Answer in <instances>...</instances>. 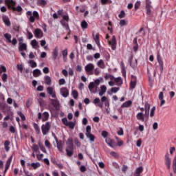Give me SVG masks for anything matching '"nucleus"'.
Returning a JSON list of instances; mask_svg holds the SVG:
<instances>
[{
    "instance_id": "32",
    "label": "nucleus",
    "mask_w": 176,
    "mask_h": 176,
    "mask_svg": "<svg viewBox=\"0 0 176 176\" xmlns=\"http://www.w3.org/2000/svg\"><path fill=\"white\" fill-rule=\"evenodd\" d=\"M9 145H10V142H9V141L6 140L5 142H4V148L6 151V152H9L10 148L9 147Z\"/></svg>"
},
{
    "instance_id": "8",
    "label": "nucleus",
    "mask_w": 176,
    "mask_h": 176,
    "mask_svg": "<svg viewBox=\"0 0 176 176\" xmlns=\"http://www.w3.org/2000/svg\"><path fill=\"white\" fill-rule=\"evenodd\" d=\"M60 93L63 97L65 98H67L68 96H69V91H68V89L67 87H62L60 89Z\"/></svg>"
},
{
    "instance_id": "55",
    "label": "nucleus",
    "mask_w": 176,
    "mask_h": 176,
    "mask_svg": "<svg viewBox=\"0 0 176 176\" xmlns=\"http://www.w3.org/2000/svg\"><path fill=\"white\" fill-rule=\"evenodd\" d=\"M67 145H74V141L72 140V138H69L67 140V142H66Z\"/></svg>"
},
{
    "instance_id": "31",
    "label": "nucleus",
    "mask_w": 176,
    "mask_h": 176,
    "mask_svg": "<svg viewBox=\"0 0 176 176\" xmlns=\"http://www.w3.org/2000/svg\"><path fill=\"white\" fill-rule=\"evenodd\" d=\"M43 122H46V120H47V119H49V112L47 111H45L43 113Z\"/></svg>"
},
{
    "instance_id": "49",
    "label": "nucleus",
    "mask_w": 176,
    "mask_h": 176,
    "mask_svg": "<svg viewBox=\"0 0 176 176\" xmlns=\"http://www.w3.org/2000/svg\"><path fill=\"white\" fill-rule=\"evenodd\" d=\"M100 91L104 94L107 93V87L105 85H102L100 87Z\"/></svg>"
},
{
    "instance_id": "1",
    "label": "nucleus",
    "mask_w": 176,
    "mask_h": 176,
    "mask_svg": "<svg viewBox=\"0 0 176 176\" xmlns=\"http://www.w3.org/2000/svg\"><path fill=\"white\" fill-rule=\"evenodd\" d=\"M149 111H151V105L148 103L145 104V113L142 112L138 113L136 118L140 122H145V120H149Z\"/></svg>"
},
{
    "instance_id": "26",
    "label": "nucleus",
    "mask_w": 176,
    "mask_h": 176,
    "mask_svg": "<svg viewBox=\"0 0 176 176\" xmlns=\"http://www.w3.org/2000/svg\"><path fill=\"white\" fill-rule=\"evenodd\" d=\"M87 138H88L89 140V141H91V142H94V140L96 139V137L94 136V135L91 133H87L85 135Z\"/></svg>"
},
{
    "instance_id": "42",
    "label": "nucleus",
    "mask_w": 176,
    "mask_h": 176,
    "mask_svg": "<svg viewBox=\"0 0 176 176\" xmlns=\"http://www.w3.org/2000/svg\"><path fill=\"white\" fill-rule=\"evenodd\" d=\"M155 111H156V107H153L150 112V116L151 118H153V116H155Z\"/></svg>"
},
{
    "instance_id": "48",
    "label": "nucleus",
    "mask_w": 176,
    "mask_h": 176,
    "mask_svg": "<svg viewBox=\"0 0 176 176\" xmlns=\"http://www.w3.org/2000/svg\"><path fill=\"white\" fill-rule=\"evenodd\" d=\"M120 90V88L119 87H112L111 89V93H118Z\"/></svg>"
},
{
    "instance_id": "20",
    "label": "nucleus",
    "mask_w": 176,
    "mask_h": 176,
    "mask_svg": "<svg viewBox=\"0 0 176 176\" xmlns=\"http://www.w3.org/2000/svg\"><path fill=\"white\" fill-rule=\"evenodd\" d=\"M42 75V72L39 69H36L33 71V76L34 78H38V76H41Z\"/></svg>"
},
{
    "instance_id": "37",
    "label": "nucleus",
    "mask_w": 176,
    "mask_h": 176,
    "mask_svg": "<svg viewBox=\"0 0 176 176\" xmlns=\"http://www.w3.org/2000/svg\"><path fill=\"white\" fill-rule=\"evenodd\" d=\"M95 86H96V85L94 84V82H90L89 86H88L89 90L91 92H93V89H94Z\"/></svg>"
},
{
    "instance_id": "64",
    "label": "nucleus",
    "mask_w": 176,
    "mask_h": 176,
    "mask_svg": "<svg viewBox=\"0 0 176 176\" xmlns=\"http://www.w3.org/2000/svg\"><path fill=\"white\" fill-rule=\"evenodd\" d=\"M117 133L118 134V135H123V134H124L123 129L120 128V131H118L117 132Z\"/></svg>"
},
{
    "instance_id": "41",
    "label": "nucleus",
    "mask_w": 176,
    "mask_h": 176,
    "mask_svg": "<svg viewBox=\"0 0 176 176\" xmlns=\"http://www.w3.org/2000/svg\"><path fill=\"white\" fill-rule=\"evenodd\" d=\"M31 148L33 152H38L39 151V147L36 144H33Z\"/></svg>"
},
{
    "instance_id": "52",
    "label": "nucleus",
    "mask_w": 176,
    "mask_h": 176,
    "mask_svg": "<svg viewBox=\"0 0 176 176\" xmlns=\"http://www.w3.org/2000/svg\"><path fill=\"white\" fill-rule=\"evenodd\" d=\"M110 155L113 156V157H119V154L115 151L110 152Z\"/></svg>"
},
{
    "instance_id": "56",
    "label": "nucleus",
    "mask_w": 176,
    "mask_h": 176,
    "mask_svg": "<svg viewBox=\"0 0 176 176\" xmlns=\"http://www.w3.org/2000/svg\"><path fill=\"white\" fill-rule=\"evenodd\" d=\"M126 24H127V21H126V20H121L120 21V25L121 27H123L124 25H126Z\"/></svg>"
},
{
    "instance_id": "3",
    "label": "nucleus",
    "mask_w": 176,
    "mask_h": 176,
    "mask_svg": "<svg viewBox=\"0 0 176 176\" xmlns=\"http://www.w3.org/2000/svg\"><path fill=\"white\" fill-rule=\"evenodd\" d=\"M5 3L8 6V8L12 9V10H16V12H21V10H23V8L20 6H18L16 8L14 7L16 2L13 0H5Z\"/></svg>"
},
{
    "instance_id": "47",
    "label": "nucleus",
    "mask_w": 176,
    "mask_h": 176,
    "mask_svg": "<svg viewBox=\"0 0 176 176\" xmlns=\"http://www.w3.org/2000/svg\"><path fill=\"white\" fill-rule=\"evenodd\" d=\"M66 126H68V127H69L70 129H74L75 127V123L72 122H69L67 123V125Z\"/></svg>"
},
{
    "instance_id": "35",
    "label": "nucleus",
    "mask_w": 176,
    "mask_h": 176,
    "mask_svg": "<svg viewBox=\"0 0 176 176\" xmlns=\"http://www.w3.org/2000/svg\"><path fill=\"white\" fill-rule=\"evenodd\" d=\"M94 104H98V107L100 108H102V104H101L100 102V99L98 98H96L94 100Z\"/></svg>"
},
{
    "instance_id": "28",
    "label": "nucleus",
    "mask_w": 176,
    "mask_h": 176,
    "mask_svg": "<svg viewBox=\"0 0 176 176\" xmlns=\"http://www.w3.org/2000/svg\"><path fill=\"white\" fill-rule=\"evenodd\" d=\"M45 82L46 85H47L48 86H50V85H52V78L49 76H45Z\"/></svg>"
},
{
    "instance_id": "40",
    "label": "nucleus",
    "mask_w": 176,
    "mask_h": 176,
    "mask_svg": "<svg viewBox=\"0 0 176 176\" xmlns=\"http://www.w3.org/2000/svg\"><path fill=\"white\" fill-rule=\"evenodd\" d=\"M173 172L176 173V156L175 157V158L173 159Z\"/></svg>"
},
{
    "instance_id": "39",
    "label": "nucleus",
    "mask_w": 176,
    "mask_h": 176,
    "mask_svg": "<svg viewBox=\"0 0 176 176\" xmlns=\"http://www.w3.org/2000/svg\"><path fill=\"white\" fill-rule=\"evenodd\" d=\"M60 23H61L62 25H63V27H65V28H66V30H69V26H68V23L67 22H65V20H61Z\"/></svg>"
},
{
    "instance_id": "7",
    "label": "nucleus",
    "mask_w": 176,
    "mask_h": 176,
    "mask_svg": "<svg viewBox=\"0 0 176 176\" xmlns=\"http://www.w3.org/2000/svg\"><path fill=\"white\" fill-rule=\"evenodd\" d=\"M135 86H137V77L132 75L131 76L130 88L133 90L135 89Z\"/></svg>"
},
{
    "instance_id": "43",
    "label": "nucleus",
    "mask_w": 176,
    "mask_h": 176,
    "mask_svg": "<svg viewBox=\"0 0 176 176\" xmlns=\"http://www.w3.org/2000/svg\"><path fill=\"white\" fill-rule=\"evenodd\" d=\"M91 133V126L90 125L87 126L86 127V134H90Z\"/></svg>"
},
{
    "instance_id": "51",
    "label": "nucleus",
    "mask_w": 176,
    "mask_h": 176,
    "mask_svg": "<svg viewBox=\"0 0 176 176\" xmlns=\"http://www.w3.org/2000/svg\"><path fill=\"white\" fill-rule=\"evenodd\" d=\"M38 2L39 3V5H42L43 6H45V5H46L47 3L46 0H38Z\"/></svg>"
},
{
    "instance_id": "36",
    "label": "nucleus",
    "mask_w": 176,
    "mask_h": 176,
    "mask_svg": "<svg viewBox=\"0 0 176 176\" xmlns=\"http://www.w3.org/2000/svg\"><path fill=\"white\" fill-rule=\"evenodd\" d=\"M114 81L116 82V83H117L118 86H120V85H122V78L120 77L115 78Z\"/></svg>"
},
{
    "instance_id": "6",
    "label": "nucleus",
    "mask_w": 176,
    "mask_h": 176,
    "mask_svg": "<svg viewBox=\"0 0 176 176\" xmlns=\"http://www.w3.org/2000/svg\"><path fill=\"white\" fill-rule=\"evenodd\" d=\"M85 69L87 74H89V75H93L94 65L93 63H89L85 67Z\"/></svg>"
},
{
    "instance_id": "53",
    "label": "nucleus",
    "mask_w": 176,
    "mask_h": 176,
    "mask_svg": "<svg viewBox=\"0 0 176 176\" xmlns=\"http://www.w3.org/2000/svg\"><path fill=\"white\" fill-rule=\"evenodd\" d=\"M140 6H141V1H137L135 3V10H137Z\"/></svg>"
},
{
    "instance_id": "58",
    "label": "nucleus",
    "mask_w": 176,
    "mask_h": 176,
    "mask_svg": "<svg viewBox=\"0 0 176 176\" xmlns=\"http://www.w3.org/2000/svg\"><path fill=\"white\" fill-rule=\"evenodd\" d=\"M62 122H63V124H65V126H67L68 124V123L69 122H68V120L66 118H63Z\"/></svg>"
},
{
    "instance_id": "63",
    "label": "nucleus",
    "mask_w": 176,
    "mask_h": 176,
    "mask_svg": "<svg viewBox=\"0 0 176 176\" xmlns=\"http://www.w3.org/2000/svg\"><path fill=\"white\" fill-rule=\"evenodd\" d=\"M45 145L48 149H50V142L48 140L45 141Z\"/></svg>"
},
{
    "instance_id": "34",
    "label": "nucleus",
    "mask_w": 176,
    "mask_h": 176,
    "mask_svg": "<svg viewBox=\"0 0 176 176\" xmlns=\"http://www.w3.org/2000/svg\"><path fill=\"white\" fill-rule=\"evenodd\" d=\"M31 166L33 167L34 170H36V168L41 167V164L39 162H33L31 164Z\"/></svg>"
},
{
    "instance_id": "29",
    "label": "nucleus",
    "mask_w": 176,
    "mask_h": 176,
    "mask_svg": "<svg viewBox=\"0 0 176 176\" xmlns=\"http://www.w3.org/2000/svg\"><path fill=\"white\" fill-rule=\"evenodd\" d=\"M31 45L34 49H38V47H39V45H38V41H36V40L35 39L32 41Z\"/></svg>"
},
{
    "instance_id": "13",
    "label": "nucleus",
    "mask_w": 176,
    "mask_h": 176,
    "mask_svg": "<svg viewBox=\"0 0 176 176\" xmlns=\"http://www.w3.org/2000/svg\"><path fill=\"white\" fill-rule=\"evenodd\" d=\"M56 146L60 152H63V146H64V142L62 140H58L57 138H55Z\"/></svg>"
},
{
    "instance_id": "54",
    "label": "nucleus",
    "mask_w": 176,
    "mask_h": 176,
    "mask_svg": "<svg viewBox=\"0 0 176 176\" xmlns=\"http://www.w3.org/2000/svg\"><path fill=\"white\" fill-rule=\"evenodd\" d=\"M18 115H19V116H20L21 119H22V120H25V116H24V114H23V113H21V111H19Z\"/></svg>"
},
{
    "instance_id": "15",
    "label": "nucleus",
    "mask_w": 176,
    "mask_h": 176,
    "mask_svg": "<svg viewBox=\"0 0 176 176\" xmlns=\"http://www.w3.org/2000/svg\"><path fill=\"white\" fill-rule=\"evenodd\" d=\"M34 36L41 39L43 36V32L39 28L36 29L34 30Z\"/></svg>"
},
{
    "instance_id": "5",
    "label": "nucleus",
    "mask_w": 176,
    "mask_h": 176,
    "mask_svg": "<svg viewBox=\"0 0 176 176\" xmlns=\"http://www.w3.org/2000/svg\"><path fill=\"white\" fill-rule=\"evenodd\" d=\"M52 126L50 125V122H47L45 124H43L41 126V131L43 133V135H47V134L49 133V131H50Z\"/></svg>"
},
{
    "instance_id": "9",
    "label": "nucleus",
    "mask_w": 176,
    "mask_h": 176,
    "mask_svg": "<svg viewBox=\"0 0 176 176\" xmlns=\"http://www.w3.org/2000/svg\"><path fill=\"white\" fill-rule=\"evenodd\" d=\"M157 60L159 64V68L161 72H163V69H164L163 60L162 59V56H160V54H157Z\"/></svg>"
},
{
    "instance_id": "24",
    "label": "nucleus",
    "mask_w": 176,
    "mask_h": 176,
    "mask_svg": "<svg viewBox=\"0 0 176 176\" xmlns=\"http://www.w3.org/2000/svg\"><path fill=\"white\" fill-rule=\"evenodd\" d=\"M106 143L107 144V145H109V146H110V148L115 147V141H113V140L107 139L106 140Z\"/></svg>"
},
{
    "instance_id": "17",
    "label": "nucleus",
    "mask_w": 176,
    "mask_h": 176,
    "mask_svg": "<svg viewBox=\"0 0 176 176\" xmlns=\"http://www.w3.org/2000/svg\"><path fill=\"white\" fill-rule=\"evenodd\" d=\"M144 171V168L142 166H140L137 168L135 170L134 176H141V173Z\"/></svg>"
},
{
    "instance_id": "57",
    "label": "nucleus",
    "mask_w": 176,
    "mask_h": 176,
    "mask_svg": "<svg viewBox=\"0 0 176 176\" xmlns=\"http://www.w3.org/2000/svg\"><path fill=\"white\" fill-rule=\"evenodd\" d=\"M158 128H159V124H157V122H154L153 124V130H157Z\"/></svg>"
},
{
    "instance_id": "62",
    "label": "nucleus",
    "mask_w": 176,
    "mask_h": 176,
    "mask_svg": "<svg viewBox=\"0 0 176 176\" xmlns=\"http://www.w3.org/2000/svg\"><path fill=\"white\" fill-rule=\"evenodd\" d=\"M100 72H101V71H100V69H98V68H96L94 70V74L96 75V76L100 75Z\"/></svg>"
},
{
    "instance_id": "18",
    "label": "nucleus",
    "mask_w": 176,
    "mask_h": 176,
    "mask_svg": "<svg viewBox=\"0 0 176 176\" xmlns=\"http://www.w3.org/2000/svg\"><path fill=\"white\" fill-rule=\"evenodd\" d=\"M58 56V48L55 47L52 52V58L53 60H57Z\"/></svg>"
},
{
    "instance_id": "11",
    "label": "nucleus",
    "mask_w": 176,
    "mask_h": 176,
    "mask_svg": "<svg viewBox=\"0 0 176 176\" xmlns=\"http://www.w3.org/2000/svg\"><path fill=\"white\" fill-rule=\"evenodd\" d=\"M47 92L48 94H50V96H51V97H52V98H56V91H54V88L48 87L47 88Z\"/></svg>"
},
{
    "instance_id": "59",
    "label": "nucleus",
    "mask_w": 176,
    "mask_h": 176,
    "mask_svg": "<svg viewBox=\"0 0 176 176\" xmlns=\"http://www.w3.org/2000/svg\"><path fill=\"white\" fill-rule=\"evenodd\" d=\"M27 34H28V39H32V38H34V35H32V33H31V32L28 31Z\"/></svg>"
},
{
    "instance_id": "44",
    "label": "nucleus",
    "mask_w": 176,
    "mask_h": 176,
    "mask_svg": "<svg viewBox=\"0 0 176 176\" xmlns=\"http://www.w3.org/2000/svg\"><path fill=\"white\" fill-rule=\"evenodd\" d=\"M118 17L120 19H124V17H126V13L124 12V10H122L120 13V14L118 15Z\"/></svg>"
},
{
    "instance_id": "30",
    "label": "nucleus",
    "mask_w": 176,
    "mask_h": 176,
    "mask_svg": "<svg viewBox=\"0 0 176 176\" xmlns=\"http://www.w3.org/2000/svg\"><path fill=\"white\" fill-rule=\"evenodd\" d=\"M34 129L37 134H41V129L36 123L33 124Z\"/></svg>"
},
{
    "instance_id": "50",
    "label": "nucleus",
    "mask_w": 176,
    "mask_h": 176,
    "mask_svg": "<svg viewBox=\"0 0 176 176\" xmlns=\"http://www.w3.org/2000/svg\"><path fill=\"white\" fill-rule=\"evenodd\" d=\"M29 64H32V65H31V67H32V68H36V63H35V61H34V60H30V61L29 62Z\"/></svg>"
},
{
    "instance_id": "19",
    "label": "nucleus",
    "mask_w": 176,
    "mask_h": 176,
    "mask_svg": "<svg viewBox=\"0 0 176 176\" xmlns=\"http://www.w3.org/2000/svg\"><path fill=\"white\" fill-rule=\"evenodd\" d=\"M97 65L98 67H99V68H101L102 69H104L105 68V63H104V60H102V59H100L97 62Z\"/></svg>"
},
{
    "instance_id": "16",
    "label": "nucleus",
    "mask_w": 176,
    "mask_h": 176,
    "mask_svg": "<svg viewBox=\"0 0 176 176\" xmlns=\"http://www.w3.org/2000/svg\"><path fill=\"white\" fill-rule=\"evenodd\" d=\"M51 104L53 105L54 108L58 110V108H60V102L57 99H51Z\"/></svg>"
},
{
    "instance_id": "27",
    "label": "nucleus",
    "mask_w": 176,
    "mask_h": 176,
    "mask_svg": "<svg viewBox=\"0 0 176 176\" xmlns=\"http://www.w3.org/2000/svg\"><path fill=\"white\" fill-rule=\"evenodd\" d=\"M94 39L98 46H100V34H96V36H94V34H93Z\"/></svg>"
},
{
    "instance_id": "14",
    "label": "nucleus",
    "mask_w": 176,
    "mask_h": 176,
    "mask_svg": "<svg viewBox=\"0 0 176 176\" xmlns=\"http://www.w3.org/2000/svg\"><path fill=\"white\" fill-rule=\"evenodd\" d=\"M151 8H152V2L151 0H146V10L147 14H151Z\"/></svg>"
},
{
    "instance_id": "61",
    "label": "nucleus",
    "mask_w": 176,
    "mask_h": 176,
    "mask_svg": "<svg viewBox=\"0 0 176 176\" xmlns=\"http://www.w3.org/2000/svg\"><path fill=\"white\" fill-rule=\"evenodd\" d=\"M62 54H63V57H65L67 56H68V50H65L62 52Z\"/></svg>"
},
{
    "instance_id": "60",
    "label": "nucleus",
    "mask_w": 176,
    "mask_h": 176,
    "mask_svg": "<svg viewBox=\"0 0 176 176\" xmlns=\"http://www.w3.org/2000/svg\"><path fill=\"white\" fill-rule=\"evenodd\" d=\"M59 85H60V86H63V85H65V80L63 78L60 79Z\"/></svg>"
},
{
    "instance_id": "22",
    "label": "nucleus",
    "mask_w": 176,
    "mask_h": 176,
    "mask_svg": "<svg viewBox=\"0 0 176 176\" xmlns=\"http://www.w3.org/2000/svg\"><path fill=\"white\" fill-rule=\"evenodd\" d=\"M19 52H23V50H27V44L24 43H19Z\"/></svg>"
},
{
    "instance_id": "45",
    "label": "nucleus",
    "mask_w": 176,
    "mask_h": 176,
    "mask_svg": "<svg viewBox=\"0 0 176 176\" xmlns=\"http://www.w3.org/2000/svg\"><path fill=\"white\" fill-rule=\"evenodd\" d=\"M72 94L74 98H75V99L78 98V91L73 90L72 92Z\"/></svg>"
},
{
    "instance_id": "23",
    "label": "nucleus",
    "mask_w": 176,
    "mask_h": 176,
    "mask_svg": "<svg viewBox=\"0 0 176 176\" xmlns=\"http://www.w3.org/2000/svg\"><path fill=\"white\" fill-rule=\"evenodd\" d=\"M3 21L8 27H10V21L9 20V17L6 16H3Z\"/></svg>"
},
{
    "instance_id": "38",
    "label": "nucleus",
    "mask_w": 176,
    "mask_h": 176,
    "mask_svg": "<svg viewBox=\"0 0 176 176\" xmlns=\"http://www.w3.org/2000/svg\"><path fill=\"white\" fill-rule=\"evenodd\" d=\"M66 152L67 156L71 157L72 155H74V149L66 148Z\"/></svg>"
},
{
    "instance_id": "2",
    "label": "nucleus",
    "mask_w": 176,
    "mask_h": 176,
    "mask_svg": "<svg viewBox=\"0 0 176 176\" xmlns=\"http://www.w3.org/2000/svg\"><path fill=\"white\" fill-rule=\"evenodd\" d=\"M26 16L30 20V23H35V20H39V13H38L36 11H34L33 13L31 11H28L26 12Z\"/></svg>"
},
{
    "instance_id": "10",
    "label": "nucleus",
    "mask_w": 176,
    "mask_h": 176,
    "mask_svg": "<svg viewBox=\"0 0 176 176\" xmlns=\"http://www.w3.org/2000/svg\"><path fill=\"white\" fill-rule=\"evenodd\" d=\"M109 44L111 45L112 50H116V37L113 36L111 40L109 41Z\"/></svg>"
},
{
    "instance_id": "12",
    "label": "nucleus",
    "mask_w": 176,
    "mask_h": 176,
    "mask_svg": "<svg viewBox=\"0 0 176 176\" xmlns=\"http://www.w3.org/2000/svg\"><path fill=\"white\" fill-rule=\"evenodd\" d=\"M165 165L166 166L168 170H170L171 167V160H170L168 153H166L165 155Z\"/></svg>"
},
{
    "instance_id": "21",
    "label": "nucleus",
    "mask_w": 176,
    "mask_h": 176,
    "mask_svg": "<svg viewBox=\"0 0 176 176\" xmlns=\"http://www.w3.org/2000/svg\"><path fill=\"white\" fill-rule=\"evenodd\" d=\"M13 160V155H11L7 160L6 164V170H9L10 167V163H12V160Z\"/></svg>"
},
{
    "instance_id": "4",
    "label": "nucleus",
    "mask_w": 176,
    "mask_h": 176,
    "mask_svg": "<svg viewBox=\"0 0 176 176\" xmlns=\"http://www.w3.org/2000/svg\"><path fill=\"white\" fill-rule=\"evenodd\" d=\"M3 36L6 39L7 42H8V43H12L13 46H16V45H17V39H16V38H14L12 40V34L6 33L4 34Z\"/></svg>"
},
{
    "instance_id": "46",
    "label": "nucleus",
    "mask_w": 176,
    "mask_h": 176,
    "mask_svg": "<svg viewBox=\"0 0 176 176\" xmlns=\"http://www.w3.org/2000/svg\"><path fill=\"white\" fill-rule=\"evenodd\" d=\"M1 79H2L3 82H8V74H3L1 76Z\"/></svg>"
},
{
    "instance_id": "25",
    "label": "nucleus",
    "mask_w": 176,
    "mask_h": 176,
    "mask_svg": "<svg viewBox=\"0 0 176 176\" xmlns=\"http://www.w3.org/2000/svg\"><path fill=\"white\" fill-rule=\"evenodd\" d=\"M131 104H133V102L131 100H128L122 104L121 108H129L131 107Z\"/></svg>"
},
{
    "instance_id": "33",
    "label": "nucleus",
    "mask_w": 176,
    "mask_h": 176,
    "mask_svg": "<svg viewBox=\"0 0 176 176\" xmlns=\"http://www.w3.org/2000/svg\"><path fill=\"white\" fill-rule=\"evenodd\" d=\"M81 28H82V30H86L87 28V27H89V24L87 23V22H86V21H82L81 22Z\"/></svg>"
}]
</instances>
